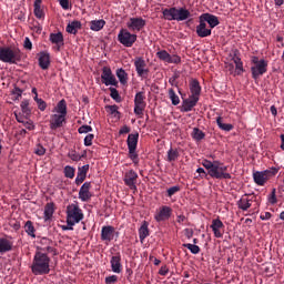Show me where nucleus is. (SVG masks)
<instances>
[{
  "label": "nucleus",
  "mask_w": 284,
  "mask_h": 284,
  "mask_svg": "<svg viewBox=\"0 0 284 284\" xmlns=\"http://www.w3.org/2000/svg\"><path fill=\"white\" fill-rule=\"evenodd\" d=\"M202 165L207 170V174L211 179H217L220 181L223 179H232V174L227 173V166L221 161L212 162L210 160H203Z\"/></svg>",
  "instance_id": "nucleus-1"
},
{
  "label": "nucleus",
  "mask_w": 284,
  "mask_h": 284,
  "mask_svg": "<svg viewBox=\"0 0 284 284\" xmlns=\"http://www.w3.org/2000/svg\"><path fill=\"white\" fill-rule=\"evenodd\" d=\"M31 272L34 276H43L50 274V257L48 254L37 251L31 264Z\"/></svg>",
  "instance_id": "nucleus-2"
},
{
  "label": "nucleus",
  "mask_w": 284,
  "mask_h": 284,
  "mask_svg": "<svg viewBox=\"0 0 284 284\" xmlns=\"http://www.w3.org/2000/svg\"><path fill=\"white\" fill-rule=\"evenodd\" d=\"M162 13L166 21H187L192 17L190 10L185 8L176 9V7L163 9Z\"/></svg>",
  "instance_id": "nucleus-3"
},
{
  "label": "nucleus",
  "mask_w": 284,
  "mask_h": 284,
  "mask_svg": "<svg viewBox=\"0 0 284 284\" xmlns=\"http://www.w3.org/2000/svg\"><path fill=\"white\" fill-rule=\"evenodd\" d=\"M251 74H252V79L256 80V79H261V77H263V74L267 73V65L268 62L265 59H258V57L253 55L251 57Z\"/></svg>",
  "instance_id": "nucleus-4"
},
{
  "label": "nucleus",
  "mask_w": 284,
  "mask_h": 284,
  "mask_svg": "<svg viewBox=\"0 0 284 284\" xmlns=\"http://www.w3.org/2000/svg\"><path fill=\"white\" fill-rule=\"evenodd\" d=\"M0 61L11 64L19 63L21 61V50L10 47L0 48Z\"/></svg>",
  "instance_id": "nucleus-5"
},
{
  "label": "nucleus",
  "mask_w": 284,
  "mask_h": 284,
  "mask_svg": "<svg viewBox=\"0 0 284 284\" xmlns=\"http://www.w3.org/2000/svg\"><path fill=\"white\" fill-rule=\"evenodd\" d=\"M83 210L79 207V204H69L67 206V224L68 225H77V223H81L83 221Z\"/></svg>",
  "instance_id": "nucleus-6"
},
{
  "label": "nucleus",
  "mask_w": 284,
  "mask_h": 284,
  "mask_svg": "<svg viewBox=\"0 0 284 284\" xmlns=\"http://www.w3.org/2000/svg\"><path fill=\"white\" fill-rule=\"evenodd\" d=\"M278 174V169L271 168L265 171H256L253 173V181L256 185L263 186L272 179V176H276Z\"/></svg>",
  "instance_id": "nucleus-7"
},
{
  "label": "nucleus",
  "mask_w": 284,
  "mask_h": 284,
  "mask_svg": "<svg viewBox=\"0 0 284 284\" xmlns=\"http://www.w3.org/2000/svg\"><path fill=\"white\" fill-rule=\"evenodd\" d=\"M138 36L128 31V29H121L118 34V41L124 45V48H132L136 43Z\"/></svg>",
  "instance_id": "nucleus-8"
},
{
  "label": "nucleus",
  "mask_w": 284,
  "mask_h": 284,
  "mask_svg": "<svg viewBox=\"0 0 284 284\" xmlns=\"http://www.w3.org/2000/svg\"><path fill=\"white\" fill-rule=\"evenodd\" d=\"M134 68L138 77H141L142 79H148V75L150 74V69L148 68V63L145 62V59H143V57H136L134 59Z\"/></svg>",
  "instance_id": "nucleus-9"
},
{
  "label": "nucleus",
  "mask_w": 284,
  "mask_h": 284,
  "mask_svg": "<svg viewBox=\"0 0 284 284\" xmlns=\"http://www.w3.org/2000/svg\"><path fill=\"white\" fill-rule=\"evenodd\" d=\"M172 216V207L168 205H163L154 214V220L156 223H163L165 221H170Z\"/></svg>",
  "instance_id": "nucleus-10"
},
{
  "label": "nucleus",
  "mask_w": 284,
  "mask_h": 284,
  "mask_svg": "<svg viewBox=\"0 0 284 284\" xmlns=\"http://www.w3.org/2000/svg\"><path fill=\"white\" fill-rule=\"evenodd\" d=\"M101 79L104 85H114L115 88L119 85V81H116V78L112 74L110 67H103Z\"/></svg>",
  "instance_id": "nucleus-11"
},
{
  "label": "nucleus",
  "mask_w": 284,
  "mask_h": 284,
  "mask_svg": "<svg viewBox=\"0 0 284 284\" xmlns=\"http://www.w3.org/2000/svg\"><path fill=\"white\" fill-rule=\"evenodd\" d=\"M114 236H119V232L112 225L102 226L101 229V241L110 243L114 241Z\"/></svg>",
  "instance_id": "nucleus-12"
},
{
  "label": "nucleus",
  "mask_w": 284,
  "mask_h": 284,
  "mask_svg": "<svg viewBox=\"0 0 284 284\" xmlns=\"http://www.w3.org/2000/svg\"><path fill=\"white\" fill-rule=\"evenodd\" d=\"M145 23L143 18H130L126 22V28H129L131 32H141V30L145 28Z\"/></svg>",
  "instance_id": "nucleus-13"
},
{
  "label": "nucleus",
  "mask_w": 284,
  "mask_h": 284,
  "mask_svg": "<svg viewBox=\"0 0 284 284\" xmlns=\"http://www.w3.org/2000/svg\"><path fill=\"white\" fill-rule=\"evenodd\" d=\"M211 230L214 233L215 239H223V234H225V224L221 219L212 220Z\"/></svg>",
  "instance_id": "nucleus-14"
},
{
  "label": "nucleus",
  "mask_w": 284,
  "mask_h": 284,
  "mask_svg": "<svg viewBox=\"0 0 284 284\" xmlns=\"http://www.w3.org/2000/svg\"><path fill=\"white\" fill-rule=\"evenodd\" d=\"M139 174L134 170H130L124 174V185L130 187V190H136V181Z\"/></svg>",
  "instance_id": "nucleus-15"
},
{
  "label": "nucleus",
  "mask_w": 284,
  "mask_h": 284,
  "mask_svg": "<svg viewBox=\"0 0 284 284\" xmlns=\"http://www.w3.org/2000/svg\"><path fill=\"white\" fill-rule=\"evenodd\" d=\"M92 189V182H84L79 191V199L83 203L90 201L92 199V193H90V190Z\"/></svg>",
  "instance_id": "nucleus-16"
},
{
  "label": "nucleus",
  "mask_w": 284,
  "mask_h": 284,
  "mask_svg": "<svg viewBox=\"0 0 284 284\" xmlns=\"http://www.w3.org/2000/svg\"><path fill=\"white\" fill-rule=\"evenodd\" d=\"M195 32L197 37H200L201 39H205V37L212 36V29L207 28V23H205L201 17H200V24L196 26Z\"/></svg>",
  "instance_id": "nucleus-17"
},
{
  "label": "nucleus",
  "mask_w": 284,
  "mask_h": 284,
  "mask_svg": "<svg viewBox=\"0 0 284 284\" xmlns=\"http://www.w3.org/2000/svg\"><path fill=\"white\" fill-rule=\"evenodd\" d=\"M111 270L114 274H121L123 272V264H121V253H115L110 260Z\"/></svg>",
  "instance_id": "nucleus-18"
},
{
  "label": "nucleus",
  "mask_w": 284,
  "mask_h": 284,
  "mask_svg": "<svg viewBox=\"0 0 284 284\" xmlns=\"http://www.w3.org/2000/svg\"><path fill=\"white\" fill-rule=\"evenodd\" d=\"M63 123H65L64 115L52 114L50 119V130H59V128H63Z\"/></svg>",
  "instance_id": "nucleus-19"
},
{
  "label": "nucleus",
  "mask_w": 284,
  "mask_h": 284,
  "mask_svg": "<svg viewBox=\"0 0 284 284\" xmlns=\"http://www.w3.org/2000/svg\"><path fill=\"white\" fill-rule=\"evenodd\" d=\"M12 247H14V243L8 239V235L0 237V254L12 252Z\"/></svg>",
  "instance_id": "nucleus-20"
},
{
  "label": "nucleus",
  "mask_w": 284,
  "mask_h": 284,
  "mask_svg": "<svg viewBox=\"0 0 284 284\" xmlns=\"http://www.w3.org/2000/svg\"><path fill=\"white\" fill-rule=\"evenodd\" d=\"M88 172H90V164L78 168V175L75 178V185H81L85 179H88Z\"/></svg>",
  "instance_id": "nucleus-21"
},
{
  "label": "nucleus",
  "mask_w": 284,
  "mask_h": 284,
  "mask_svg": "<svg viewBox=\"0 0 284 284\" xmlns=\"http://www.w3.org/2000/svg\"><path fill=\"white\" fill-rule=\"evenodd\" d=\"M200 17H201L202 21H204L205 23H209L211 30L213 28H216V26H219L221 23V21H219V17L211 14V13H203Z\"/></svg>",
  "instance_id": "nucleus-22"
},
{
  "label": "nucleus",
  "mask_w": 284,
  "mask_h": 284,
  "mask_svg": "<svg viewBox=\"0 0 284 284\" xmlns=\"http://www.w3.org/2000/svg\"><path fill=\"white\" fill-rule=\"evenodd\" d=\"M199 103V98L190 97L182 102V112H192V109Z\"/></svg>",
  "instance_id": "nucleus-23"
},
{
  "label": "nucleus",
  "mask_w": 284,
  "mask_h": 284,
  "mask_svg": "<svg viewBox=\"0 0 284 284\" xmlns=\"http://www.w3.org/2000/svg\"><path fill=\"white\" fill-rule=\"evenodd\" d=\"M39 67L41 70H48L50 68V54L48 51H42L38 54Z\"/></svg>",
  "instance_id": "nucleus-24"
},
{
  "label": "nucleus",
  "mask_w": 284,
  "mask_h": 284,
  "mask_svg": "<svg viewBox=\"0 0 284 284\" xmlns=\"http://www.w3.org/2000/svg\"><path fill=\"white\" fill-rule=\"evenodd\" d=\"M190 91H191V97L195 98V99H200L201 97V83L199 82V80L193 79L190 82Z\"/></svg>",
  "instance_id": "nucleus-25"
},
{
  "label": "nucleus",
  "mask_w": 284,
  "mask_h": 284,
  "mask_svg": "<svg viewBox=\"0 0 284 284\" xmlns=\"http://www.w3.org/2000/svg\"><path fill=\"white\" fill-rule=\"evenodd\" d=\"M49 41H51V43H54L57 45V50L59 52L61 50V45H64L63 33H61V32L51 33L49 37Z\"/></svg>",
  "instance_id": "nucleus-26"
},
{
  "label": "nucleus",
  "mask_w": 284,
  "mask_h": 284,
  "mask_svg": "<svg viewBox=\"0 0 284 284\" xmlns=\"http://www.w3.org/2000/svg\"><path fill=\"white\" fill-rule=\"evenodd\" d=\"M126 143L131 152H136V145H139V133L129 134Z\"/></svg>",
  "instance_id": "nucleus-27"
},
{
  "label": "nucleus",
  "mask_w": 284,
  "mask_h": 284,
  "mask_svg": "<svg viewBox=\"0 0 284 284\" xmlns=\"http://www.w3.org/2000/svg\"><path fill=\"white\" fill-rule=\"evenodd\" d=\"M54 111L60 116H68V102L65 101V99H62L58 102L57 106L54 108Z\"/></svg>",
  "instance_id": "nucleus-28"
},
{
  "label": "nucleus",
  "mask_w": 284,
  "mask_h": 284,
  "mask_svg": "<svg viewBox=\"0 0 284 284\" xmlns=\"http://www.w3.org/2000/svg\"><path fill=\"white\" fill-rule=\"evenodd\" d=\"M41 3H43L42 0H36L33 3V14L34 17H37L38 19H45V12L43 11V9L41 8Z\"/></svg>",
  "instance_id": "nucleus-29"
},
{
  "label": "nucleus",
  "mask_w": 284,
  "mask_h": 284,
  "mask_svg": "<svg viewBox=\"0 0 284 284\" xmlns=\"http://www.w3.org/2000/svg\"><path fill=\"white\" fill-rule=\"evenodd\" d=\"M149 223L146 221H144L141 225V227L139 229V239L141 241V243H143L145 241V239H148V236H150V229H149Z\"/></svg>",
  "instance_id": "nucleus-30"
},
{
  "label": "nucleus",
  "mask_w": 284,
  "mask_h": 284,
  "mask_svg": "<svg viewBox=\"0 0 284 284\" xmlns=\"http://www.w3.org/2000/svg\"><path fill=\"white\" fill-rule=\"evenodd\" d=\"M81 28H82L81 21L74 20L67 26L65 30L69 34H78Z\"/></svg>",
  "instance_id": "nucleus-31"
},
{
  "label": "nucleus",
  "mask_w": 284,
  "mask_h": 284,
  "mask_svg": "<svg viewBox=\"0 0 284 284\" xmlns=\"http://www.w3.org/2000/svg\"><path fill=\"white\" fill-rule=\"evenodd\" d=\"M250 199H247V194L242 196L241 200L237 201V207L243 212H247L252 207V203H250Z\"/></svg>",
  "instance_id": "nucleus-32"
},
{
  "label": "nucleus",
  "mask_w": 284,
  "mask_h": 284,
  "mask_svg": "<svg viewBox=\"0 0 284 284\" xmlns=\"http://www.w3.org/2000/svg\"><path fill=\"white\" fill-rule=\"evenodd\" d=\"M105 27V20H92L90 22V30L93 32H100Z\"/></svg>",
  "instance_id": "nucleus-33"
},
{
  "label": "nucleus",
  "mask_w": 284,
  "mask_h": 284,
  "mask_svg": "<svg viewBox=\"0 0 284 284\" xmlns=\"http://www.w3.org/2000/svg\"><path fill=\"white\" fill-rule=\"evenodd\" d=\"M54 215V203L50 202L47 203L44 206V221H50L52 216Z\"/></svg>",
  "instance_id": "nucleus-34"
},
{
  "label": "nucleus",
  "mask_w": 284,
  "mask_h": 284,
  "mask_svg": "<svg viewBox=\"0 0 284 284\" xmlns=\"http://www.w3.org/2000/svg\"><path fill=\"white\" fill-rule=\"evenodd\" d=\"M216 124H217V128H220V130H223L224 132H232V130H234V125L223 123V118L221 116L216 119Z\"/></svg>",
  "instance_id": "nucleus-35"
},
{
  "label": "nucleus",
  "mask_w": 284,
  "mask_h": 284,
  "mask_svg": "<svg viewBox=\"0 0 284 284\" xmlns=\"http://www.w3.org/2000/svg\"><path fill=\"white\" fill-rule=\"evenodd\" d=\"M24 232H27L28 236H31V239H37V235L34 234V232H37V230L34 229V224L32 223V221L26 222Z\"/></svg>",
  "instance_id": "nucleus-36"
},
{
  "label": "nucleus",
  "mask_w": 284,
  "mask_h": 284,
  "mask_svg": "<svg viewBox=\"0 0 284 284\" xmlns=\"http://www.w3.org/2000/svg\"><path fill=\"white\" fill-rule=\"evenodd\" d=\"M105 110L111 116H114V119H121V112H119V106L116 104L106 105Z\"/></svg>",
  "instance_id": "nucleus-37"
},
{
  "label": "nucleus",
  "mask_w": 284,
  "mask_h": 284,
  "mask_svg": "<svg viewBox=\"0 0 284 284\" xmlns=\"http://www.w3.org/2000/svg\"><path fill=\"white\" fill-rule=\"evenodd\" d=\"M134 105H148V103H145V92L140 91L135 94Z\"/></svg>",
  "instance_id": "nucleus-38"
},
{
  "label": "nucleus",
  "mask_w": 284,
  "mask_h": 284,
  "mask_svg": "<svg viewBox=\"0 0 284 284\" xmlns=\"http://www.w3.org/2000/svg\"><path fill=\"white\" fill-rule=\"evenodd\" d=\"M191 135L194 141H203V139H205V132L199 128H194Z\"/></svg>",
  "instance_id": "nucleus-39"
},
{
  "label": "nucleus",
  "mask_w": 284,
  "mask_h": 284,
  "mask_svg": "<svg viewBox=\"0 0 284 284\" xmlns=\"http://www.w3.org/2000/svg\"><path fill=\"white\" fill-rule=\"evenodd\" d=\"M116 77L122 85H125L128 83V73L123 69L116 70Z\"/></svg>",
  "instance_id": "nucleus-40"
},
{
  "label": "nucleus",
  "mask_w": 284,
  "mask_h": 284,
  "mask_svg": "<svg viewBox=\"0 0 284 284\" xmlns=\"http://www.w3.org/2000/svg\"><path fill=\"white\" fill-rule=\"evenodd\" d=\"M169 99L171 100L172 105H179V103H181V99L179 98L174 89H169Z\"/></svg>",
  "instance_id": "nucleus-41"
},
{
  "label": "nucleus",
  "mask_w": 284,
  "mask_h": 284,
  "mask_svg": "<svg viewBox=\"0 0 284 284\" xmlns=\"http://www.w3.org/2000/svg\"><path fill=\"white\" fill-rule=\"evenodd\" d=\"M178 159H179V150L171 148L168 151V161H169V163H174V161H176Z\"/></svg>",
  "instance_id": "nucleus-42"
},
{
  "label": "nucleus",
  "mask_w": 284,
  "mask_h": 284,
  "mask_svg": "<svg viewBox=\"0 0 284 284\" xmlns=\"http://www.w3.org/2000/svg\"><path fill=\"white\" fill-rule=\"evenodd\" d=\"M75 172H77V169H74L71 165L64 166L63 173H64L65 179H74Z\"/></svg>",
  "instance_id": "nucleus-43"
},
{
  "label": "nucleus",
  "mask_w": 284,
  "mask_h": 284,
  "mask_svg": "<svg viewBox=\"0 0 284 284\" xmlns=\"http://www.w3.org/2000/svg\"><path fill=\"white\" fill-rule=\"evenodd\" d=\"M13 17L18 21H26V9H16Z\"/></svg>",
  "instance_id": "nucleus-44"
},
{
  "label": "nucleus",
  "mask_w": 284,
  "mask_h": 284,
  "mask_svg": "<svg viewBox=\"0 0 284 284\" xmlns=\"http://www.w3.org/2000/svg\"><path fill=\"white\" fill-rule=\"evenodd\" d=\"M33 101H36L37 105H38V109L41 111V112H45V108H48V103H45L43 101V99L39 98V97H34L33 98Z\"/></svg>",
  "instance_id": "nucleus-45"
},
{
  "label": "nucleus",
  "mask_w": 284,
  "mask_h": 284,
  "mask_svg": "<svg viewBox=\"0 0 284 284\" xmlns=\"http://www.w3.org/2000/svg\"><path fill=\"white\" fill-rule=\"evenodd\" d=\"M156 57L160 59V61H165V63H169L171 55L165 50H161L156 52Z\"/></svg>",
  "instance_id": "nucleus-46"
},
{
  "label": "nucleus",
  "mask_w": 284,
  "mask_h": 284,
  "mask_svg": "<svg viewBox=\"0 0 284 284\" xmlns=\"http://www.w3.org/2000/svg\"><path fill=\"white\" fill-rule=\"evenodd\" d=\"M110 90V97L111 99H113V101H115L116 103H121V94H119V90L114 89V88H109Z\"/></svg>",
  "instance_id": "nucleus-47"
},
{
  "label": "nucleus",
  "mask_w": 284,
  "mask_h": 284,
  "mask_svg": "<svg viewBox=\"0 0 284 284\" xmlns=\"http://www.w3.org/2000/svg\"><path fill=\"white\" fill-rule=\"evenodd\" d=\"M20 108L23 114H27V116L32 113V111L30 110V102L28 100H23L20 104Z\"/></svg>",
  "instance_id": "nucleus-48"
},
{
  "label": "nucleus",
  "mask_w": 284,
  "mask_h": 284,
  "mask_svg": "<svg viewBox=\"0 0 284 284\" xmlns=\"http://www.w3.org/2000/svg\"><path fill=\"white\" fill-rule=\"evenodd\" d=\"M183 247H186V250H190L191 254H199L201 252V247L196 244H183Z\"/></svg>",
  "instance_id": "nucleus-49"
},
{
  "label": "nucleus",
  "mask_w": 284,
  "mask_h": 284,
  "mask_svg": "<svg viewBox=\"0 0 284 284\" xmlns=\"http://www.w3.org/2000/svg\"><path fill=\"white\" fill-rule=\"evenodd\" d=\"M176 192H181V186H179V185L171 186L166 190V196H169L171 199V196H174V194H176Z\"/></svg>",
  "instance_id": "nucleus-50"
},
{
  "label": "nucleus",
  "mask_w": 284,
  "mask_h": 284,
  "mask_svg": "<svg viewBox=\"0 0 284 284\" xmlns=\"http://www.w3.org/2000/svg\"><path fill=\"white\" fill-rule=\"evenodd\" d=\"M268 203H271V205H276V203H278V200L276 199V189H273L268 195Z\"/></svg>",
  "instance_id": "nucleus-51"
},
{
  "label": "nucleus",
  "mask_w": 284,
  "mask_h": 284,
  "mask_svg": "<svg viewBox=\"0 0 284 284\" xmlns=\"http://www.w3.org/2000/svg\"><path fill=\"white\" fill-rule=\"evenodd\" d=\"M129 159H131L134 165H139V154H136V151L129 150Z\"/></svg>",
  "instance_id": "nucleus-52"
},
{
  "label": "nucleus",
  "mask_w": 284,
  "mask_h": 284,
  "mask_svg": "<svg viewBox=\"0 0 284 284\" xmlns=\"http://www.w3.org/2000/svg\"><path fill=\"white\" fill-rule=\"evenodd\" d=\"M34 154H37L38 156H43L45 154V148H43V145L41 144H37L34 149Z\"/></svg>",
  "instance_id": "nucleus-53"
},
{
  "label": "nucleus",
  "mask_w": 284,
  "mask_h": 284,
  "mask_svg": "<svg viewBox=\"0 0 284 284\" xmlns=\"http://www.w3.org/2000/svg\"><path fill=\"white\" fill-rule=\"evenodd\" d=\"M68 158L71 159V161H81V155L79 153H77V151H71L68 153Z\"/></svg>",
  "instance_id": "nucleus-54"
},
{
  "label": "nucleus",
  "mask_w": 284,
  "mask_h": 284,
  "mask_svg": "<svg viewBox=\"0 0 284 284\" xmlns=\"http://www.w3.org/2000/svg\"><path fill=\"white\" fill-rule=\"evenodd\" d=\"M79 134H88L89 132H92V126L84 124L78 129Z\"/></svg>",
  "instance_id": "nucleus-55"
},
{
  "label": "nucleus",
  "mask_w": 284,
  "mask_h": 284,
  "mask_svg": "<svg viewBox=\"0 0 284 284\" xmlns=\"http://www.w3.org/2000/svg\"><path fill=\"white\" fill-rule=\"evenodd\" d=\"M12 94L13 97H16V100L19 101V99H21L23 94V90H21V88L19 87H14V89L12 90Z\"/></svg>",
  "instance_id": "nucleus-56"
},
{
  "label": "nucleus",
  "mask_w": 284,
  "mask_h": 284,
  "mask_svg": "<svg viewBox=\"0 0 284 284\" xmlns=\"http://www.w3.org/2000/svg\"><path fill=\"white\" fill-rule=\"evenodd\" d=\"M92 141H94V134L89 133V134L84 138V145H85V148H90V145H92Z\"/></svg>",
  "instance_id": "nucleus-57"
},
{
  "label": "nucleus",
  "mask_w": 284,
  "mask_h": 284,
  "mask_svg": "<svg viewBox=\"0 0 284 284\" xmlns=\"http://www.w3.org/2000/svg\"><path fill=\"white\" fill-rule=\"evenodd\" d=\"M143 110H145V105L134 104V114H136V116H141V114H143Z\"/></svg>",
  "instance_id": "nucleus-58"
},
{
  "label": "nucleus",
  "mask_w": 284,
  "mask_h": 284,
  "mask_svg": "<svg viewBox=\"0 0 284 284\" xmlns=\"http://www.w3.org/2000/svg\"><path fill=\"white\" fill-rule=\"evenodd\" d=\"M243 72H245V69H243V62H239L237 64H235V73L237 74V77H241Z\"/></svg>",
  "instance_id": "nucleus-59"
},
{
  "label": "nucleus",
  "mask_w": 284,
  "mask_h": 284,
  "mask_svg": "<svg viewBox=\"0 0 284 284\" xmlns=\"http://www.w3.org/2000/svg\"><path fill=\"white\" fill-rule=\"evenodd\" d=\"M118 281H119V276H116V275H111V276L105 277V283L106 284H114Z\"/></svg>",
  "instance_id": "nucleus-60"
},
{
  "label": "nucleus",
  "mask_w": 284,
  "mask_h": 284,
  "mask_svg": "<svg viewBox=\"0 0 284 284\" xmlns=\"http://www.w3.org/2000/svg\"><path fill=\"white\" fill-rule=\"evenodd\" d=\"M59 3L63 10H70V0H59Z\"/></svg>",
  "instance_id": "nucleus-61"
},
{
  "label": "nucleus",
  "mask_w": 284,
  "mask_h": 284,
  "mask_svg": "<svg viewBox=\"0 0 284 284\" xmlns=\"http://www.w3.org/2000/svg\"><path fill=\"white\" fill-rule=\"evenodd\" d=\"M169 63H175V64L181 63V57H179V55H170Z\"/></svg>",
  "instance_id": "nucleus-62"
},
{
  "label": "nucleus",
  "mask_w": 284,
  "mask_h": 284,
  "mask_svg": "<svg viewBox=\"0 0 284 284\" xmlns=\"http://www.w3.org/2000/svg\"><path fill=\"white\" fill-rule=\"evenodd\" d=\"M23 45H24L26 50H32V41L30 40V38L24 39Z\"/></svg>",
  "instance_id": "nucleus-63"
},
{
  "label": "nucleus",
  "mask_w": 284,
  "mask_h": 284,
  "mask_svg": "<svg viewBox=\"0 0 284 284\" xmlns=\"http://www.w3.org/2000/svg\"><path fill=\"white\" fill-rule=\"evenodd\" d=\"M130 131H131L130 126L123 125V126L120 129L119 134H130Z\"/></svg>",
  "instance_id": "nucleus-64"
}]
</instances>
